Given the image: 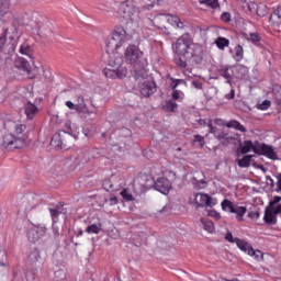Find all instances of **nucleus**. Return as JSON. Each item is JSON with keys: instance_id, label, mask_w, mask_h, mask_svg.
I'll return each instance as SVG.
<instances>
[{"instance_id": "obj_1", "label": "nucleus", "mask_w": 281, "mask_h": 281, "mask_svg": "<svg viewBox=\"0 0 281 281\" xmlns=\"http://www.w3.org/2000/svg\"><path fill=\"white\" fill-rule=\"evenodd\" d=\"M175 64L182 69L188 63L201 65L203 63V46L193 42L190 33L182 34L173 44Z\"/></svg>"}, {"instance_id": "obj_2", "label": "nucleus", "mask_w": 281, "mask_h": 281, "mask_svg": "<svg viewBox=\"0 0 281 281\" xmlns=\"http://www.w3.org/2000/svg\"><path fill=\"white\" fill-rule=\"evenodd\" d=\"M142 56H144V53L135 45L127 46L124 53L125 63L127 65H134L133 69L136 80H139V78L144 80L147 76L146 64L142 61Z\"/></svg>"}, {"instance_id": "obj_3", "label": "nucleus", "mask_w": 281, "mask_h": 281, "mask_svg": "<svg viewBox=\"0 0 281 281\" xmlns=\"http://www.w3.org/2000/svg\"><path fill=\"white\" fill-rule=\"evenodd\" d=\"M27 126L25 124H16L14 127L15 135H23ZM14 134H5L2 138V146L7 150H16L18 148H23L25 146V138L23 136H15Z\"/></svg>"}, {"instance_id": "obj_4", "label": "nucleus", "mask_w": 281, "mask_h": 281, "mask_svg": "<svg viewBox=\"0 0 281 281\" xmlns=\"http://www.w3.org/2000/svg\"><path fill=\"white\" fill-rule=\"evenodd\" d=\"M128 41V33L124 26H115L111 35L105 41L106 53L116 52Z\"/></svg>"}, {"instance_id": "obj_5", "label": "nucleus", "mask_w": 281, "mask_h": 281, "mask_svg": "<svg viewBox=\"0 0 281 281\" xmlns=\"http://www.w3.org/2000/svg\"><path fill=\"white\" fill-rule=\"evenodd\" d=\"M117 15L125 21H137L139 19V8L133 1H125L119 7Z\"/></svg>"}, {"instance_id": "obj_6", "label": "nucleus", "mask_w": 281, "mask_h": 281, "mask_svg": "<svg viewBox=\"0 0 281 281\" xmlns=\"http://www.w3.org/2000/svg\"><path fill=\"white\" fill-rule=\"evenodd\" d=\"M15 50L16 40H14V37H9V41L5 36L0 37V60L8 63V60L14 56Z\"/></svg>"}, {"instance_id": "obj_7", "label": "nucleus", "mask_w": 281, "mask_h": 281, "mask_svg": "<svg viewBox=\"0 0 281 281\" xmlns=\"http://www.w3.org/2000/svg\"><path fill=\"white\" fill-rule=\"evenodd\" d=\"M215 139L220 140L221 146H239L240 134L238 133H231L229 131H220L215 133Z\"/></svg>"}, {"instance_id": "obj_8", "label": "nucleus", "mask_w": 281, "mask_h": 281, "mask_svg": "<svg viewBox=\"0 0 281 281\" xmlns=\"http://www.w3.org/2000/svg\"><path fill=\"white\" fill-rule=\"evenodd\" d=\"M222 210L224 212H229L231 214L236 215V220L239 223H243L245 221V214H247V206H240L227 199H225L222 203Z\"/></svg>"}, {"instance_id": "obj_9", "label": "nucleus", "mask_w": 281, "mask_h": 281, "mask_svg": "<svg viewBox=\"0 0 281 281\" xmlns=\"http://www.w3.org/2000/svg\"><path fill=\"white\" fill-rule=\"evenodd\" d=\"M147 181H149L151 184H145L143 190H150V188H155L158 192L161 194H169L170 190H172V182L168 180L167 178H158L157 181L153 178H148Z\"/></svg>"}, {"instance_id": "obj_10", "label": "nucleus", "mask_w": 281, "mask_h": 281, "mask_svg": "<svg viewBox=\"0 0 281 281\" xmlns=\"http://www.w3.org/2000/svg\"><path fill=\"white\" fill-rule=\"evenodd\" d=\"M194 201L196 210L199 207H214V205H218V200L207 193H195Z\"/></svg>"}, {"instance_id": "obj_11", "label": "nucleus", "mask_w": 281, "mask_h": 281, "mask_svg": "<svg viewBox=\"0 0 281 281\" xmlns=\"http://www.w3.org/2000/svg\"><path fill=\"white\" fill-rule=\"evenodd\" d=\"M278 214H281V204H278L276 209L266 206L263 221L267 225H278Z\"/></svg>"}, {"instance_id": "obj_12", "label": "nucleus", "mask_w": 281, "mask_h": 281, "mask_svg": "<svg viewBox=\"0 0 281 281\" xmlns=\"http://www.w3.org/2000/svg\"><path fill=\"white\" fill-rule=\"evenodd\" d=\"M103 75L105 78H110L111 80H116L119 78L120 80L126 78L128 76V69L127 68H104Z\"/></svg>"}, {"instance_id": "obj_13", "label": "nucleus", "mask_w": 281, "mask_h": 281, "mask_svg": "<svg viewBox=\"0 0 281 281\" xmlns=\"http://www.w3.org/2000/svg\"><path fill=\"white\" fill-rule=\"evenodd\" d=\"M165 21L172 25L173 27H178L179 30H184L186 34H189L190 32V24L188 22H182L181 19L177 15H165Z\"/></svg>"}, {"instance_id": "obj_14", "label": "nucleus", "mask_w": 281, "mask_h": 281, "mask_svg": "<svg viewBox=\"0 0 281 281\" xmlns=\"http://www.w3.org/2000/svg\"><path fill=\"white\" fill-rule=\"evenodd\" d=\"M256 155H263L265 157H268V159H272L273 161L278 160V154L273 149V147L266 145V144H259L258 148H255Z\"/></svg>"}, {"instance_id": "obj_15", "label": "nucleus", "mask_w": 281, "mask_h": 281, "mask_svg": "<svg viewBox=\"0 0 281 281\" xmlns=\"http://www.w3.org/2000/svg\"><path fill=\"white\" fill-rule=\"evenodd\" d=\"M238 149L237 153H241V155H247V153H251V150L255 153L256 155V148L260 147V143L258 142H251V140H240V144L238 145Z\"/></svg>"}, {"instance_id": "obj_16", "label": "nucleus", "mask_w": 281, "mask_h": 281, "mask_svg": "<svg viewBox=\"0 0 281 281\" xmlns=\"http://www.w3.org/2000/svg\"><path fill=\"white\" fill-rule=\"evenodd\" d=\"M139 91L144 98H150L157 91V83L155 81H144L139 85Z\"/></svg>"}, {"instance_id": "obj_17", "label": "nucleus", "mask_w": 281, "mask_h": 281, "mask_svg": "<svg viewBox=\"0 0 281 281\" xmlns=\"http://www.w3.org/2000/svg\"><path fill=\"white\" fill-rule=\"evenodd\" d=\"M75 105L77 106V113H80L81 115H91V112L87 106V100H85L82 94L76 95Z\"/></svg>"}, {"instance_id": "obj_18", "label": "nucleus", "mask_w": 281, "mask_h": 281, "mask_svg": "<svg viewBox=\"0 0 281 281\" xmlns=\"http://www.w3.org/2000/svg\"><path fill=\"white\" fill-rule=\"evenodd\" d=\"M110 58H109V67H112V69H126L124 66V58H122L121 55L114 54L113 52H110Z\"/></svg>"}, {"instance_id": "obj_19", "label": "nucleus", "mask_w": 281, "mask_h": 281, "mask_svg": "<svg viewBox=\"0 0 281 281\" xmlns=\"http://www.w3.org/2000/svg\"><path fill=\"white\" fill-rule=\"evenodd\" d=\"M238 8L245 14H254L256 12V3L251 2V0H239Z\"/></svg>"}, {"instance_id": "obj_20", "label": "nucleus", "mask_w": 281, "mask_h": 281, "mask_svg": "<svg viewBox=\"0 0 281 281\" xmlns=\"http://www.w3.org/2000/svg\"><path fill=\"white\" fill-rule=\"evenodd\" d=\"M193 186H195L198 190H204V188H206L207 182H205V173H203V171H195L193 173Z\"/></svg>"}, {"instance_id": "obj_21", "label": "nucleus", "mask_w": 281, "mask_h": 281, "mask_svg": "<svg viewBox=\"0 0 281 281\" xmlns=\"http://www.w3.org/2000/svg\"><path fill=\"white\" fill-rule=\"evenodd\" d=\"M15 67H16V69H21V71H24L25 74H30V71H32V67L30 66V61H27L23 57H18L15 59Z\"/></svg>"}, {"instance_id": "obj_22", "label": "nucleus", "mask_w": 281, "mask_h": 281, "mask_svg": "<svg viewBox=\"0 0 281 281\" xmlns=\"http://www.w3.org/2000/svg\"><path fill=\"white\" fill-rule=\"evenodd\" d=\"M223 126H226V128H234V131H239V133H247V127L240 124L237 120L227 121Z\"/></svg>"}, {"instance_id": "obj_23", "label": "nucleus", "mask_w": 281, "mask_h": 281, "mask_svg": "<svg viewBox=\"0 0 281 281\" xmlns=\"http://www.w3.org/2000/svg\"><path fill=\"white\" fill-rule=\"evenodd\" d=\"M179 85H186V80L183 79H173L172 82H171V89H172V98L173 100H179L181 98V91L180 90H177V87Z\"/></svg>"}, {"instance_id": "obj_24", "label": "nucleus", "mask_w": 281, "mask_h": 281, "mask_svg": "<svg viewBox=\"0 0 281 281\" xmlns=\"http://www.w3.org/2000/svg\"><path fill=\"white\" fill-rule=\"evenodd\" d=\"M24 113H25L27 120H34L36 113H38V108L35 104H33L32 102H29L24 106Z\"/></svg>"}, {"instance_id": "obj_25", "label": "nucleus", "mask_w": 281, "mask_h": 281, "mask_svg": "<svg viewBox=\"0 0 281 281\" xmlns=\"http://www.w3.org/2000/svg\"><path fill=\"white\" fill-rule=\"evenodd\" d=\"M236 245L238 247V249H240L241 251H245V254H251V249H254V247H251V245H249V243L241 240L239 238H236Z\"/></svg>"}, {"instance_id": "obj_26", "label": "nucleus", "mask_w": 281, "mask_h": 281, "mask_svg": "<svg viewBox=\"0 0 281 281\" xmlns=\"http://www.w3.org/2000/svg\"><path fill=\"white\" fill-rule=\"evenodd\" d=\"M272 95H273L274 104H277V106H281V87L280 86H273Z\"/></svg>"}, {"instance_id": "obj_27", "label": "nucleus", "mask_w": 281, "mask_h": 281, "mask_svg": "<svg viewBox=\"0 0 281 281\" xmlns=\"http://www.w3.org/2000/svg\"><path fill=\"white\" fill-rule=\"evenodd\" d=\"M177 102L172 99L166 101V103L162 105V109L167 112V113H175V111H177Z\"/></svg>"}, {"instance_id": "obj_28", "label": "nucleus", "mask_w": 281, "mask_h": 281, "mask_svg": "<svg viewBox=\"0 0 281 281\" xmlns=\"http://www.w3.org/2000/svg\"><path fill=\"white\" fill-rule=\"evenodd\" d=\"M233 58L236 60V63H240V60L245 58V49H243L241 45H237L235 47V54L233 55Z\"/></svg>"}, {"instance_id": "obj_29", "label": "nucleus", "mask_w": 281, "mask_h": 281, "mask_svg": "<svg viewBox=\"0 0 281 281\" xmlns=\"http://www.w3.org/2000/svg\"><path fill=\"white\" fill-rule=\"evenodd\" d=\"M26 236L30 243H38V240H41V237H38V232L35 229V227L30 228Z\"/></svg>"}, {"instance_id": "obj_30", "label": "nucleus", "mask_w": 281, "mask_h": 281, "mask_svg": "<svg viewBox=\"0 0 281 281\" xmlns=\"http://www.w3.org/2000/svg\"><path fill=\"white\" fill-rule=\"evenodd\" d=\"M202 225H203V229H205V232H209V234H214V222L210 221V220H205V218H201L200 220Z\"/></svg>"}, {"instance_id": "obj_31", "label": "nucleus", "mask_w": 281, "mask_h": 281, "mask_svg": "<svg viewBox=\"0 0 281 281\" xmlns=\"http://www.w3.org/2000/svg\"><path fill=\"white\" fill-rule=\"evenodd\" d=\"M10 12V0H0V16H5Z\"/></svg>"}, {"instance_id": "obj_32", "label": "nucleus", "mask_w": 281, "mask_h": 281, "mask_svg": "<svg viewBox=\"0 0 281 281\" xmlns=\"http://www.w3.org/2000/svg\"><path fill=\"white\" fill-rule=\"evenodd\" d=\"M251 155H246L241 159L237 160L239 168H249L251 166Z\"/></svg>"}, {"instance_id": "obj_33", "label": "nucleus", "mask_w": 281, "mask_h": 281, "mask_svg": "<svg viewBox=\"0 0 281 281\" xmlns=\"http://www.w3.org/2000/svg\"><path fill=\"white\" fill-rule=\"evenodd\" d=\"M101 232H102V224L100 223L89 225L86 228L87 234H100Z\"/></svg>"}, {"instance_id": "obj_34", "label": "nucleus", "mask_w": 281, "mask_h": 281, "mask_svg": "<svg viewBox=\"0 0 281 281\" xmlns=\"http://www.w3.org/2000/svg\"><path fill=\"white\" fill-rule=\"evenodd\" d=\"M20 54H22L23 56H29V58H32V46H30V44L27 43H23L20 46Z\"/></svg>"}, {"instance_id": "obj_35", "label": "nucleus", "mask_w": 281, "mask_h": 281, "mask_svg": "<svg viewBox=\"0 0 281 281\" xmlns=\"http://www.w3.org/2000/svg\"><path fill=\"white\" fill-rule=\"evenodd\" d=\"M218 72H220V76H222L223 78H225V80H228V82H231L232 72H229L228 66H222L218 70Z\"/></svg>"}, {"instance_id": "obj_36", "label": "nucleus", "mask_w": 281, "mask_h": 281, "mask_svg": "<svg viewBox=\"0 0 281 281\" xmlns=\"http://www.w3.org/2000/svg\"><path fill=\"white\" fill-rule=\"evenodd\" d=\"M29 263L34 266L36 265V262H38V260H41V252H38L37 250H33L30 256H29Z\"/></svg>"}, {"instance_id": "obj_37", "label": "nucleus", "mask_w": 281, "mask_h": 281, "mask_svg": "<svg viewBox=\"0 0 281 281\" xmlns=\"http://www.w3.org/2000/svg\"><path fill=\"white\" fill-rule=\"evenodd\" d=\"M215 44L216 46L220 48V49H225V47H229V40L225 38V37H218L216 41H215Z\"/></svg>"}, {"instance_id": "obj_38", "label": "nucleus", "mask_w": 281, "mask_h": 281, "mask_svg": "<svg viewBox=\"0 0 281 281\" xmlns=\"http://www.w3.org/2000/svg\"><path fill=\"white\" fill-rule=\"evenodd\" d=\"M64 135H66L67 137H71V134H67V132H65V131H59V133L55 134L54 137L52 138V144H54L56 142V139H59V143L57 144V146H60V144H63Z\"/></svg>"}, {"instance_id": "obj_39", "label": "nucleus", "mask_w": 281, "mask_h": 281, "mask_svg": "<svg viewBox=\"0 0 281 281\" xmlns=\"http://www.w3.org/2000/svg\"><path fill=\"white\" fill-rule=\"evenodd\" d=\"M103 188L106 192H115L117 190L111 180H104Z\"/></svg>"}, {"instance_id": "obj_40", "label": "nucleus", "mask_w": 281, "mask_h": 281, "mask_svg": "<svg viewBox=\"0 0 281 281\" xmlns=\"http://www.w3.org/2000/svg\"><path fill=\"white\" fill-rule=\"evenodd\" d=\"M200 3L209 5V8L216 9L220 7L218 0H200Z\"/></svg>"}, {"instance_id": "obj_41", "label": "nucleus", "mask_w": 281, "mask_h": 281, "mask_svg": "<svg viewBox=\"0 0 281 281\" xmlns=\"http://www.w3.org/2000/svg\"><path fill=\"white\" fill-rule=\"evenodd\" d=\"M193 144H199L200 148H203L205 146V137L196 134L193 136Z\"/></svg>"}, {"instance_id": "obj_42", "label": "nucleus", "mask_w": 281, "mask_h": 281, "mask_svg": "<svg viewBox=\"0 0 281 281\" xmlns=\"http://www.w3.org/2000/svg\"><path fill=\"white\" fill-rule=\"evenodd\" d=\"M121 196L124 201H135V198L132 193L128 192V189H124L121 191Z\"/></svg>"}, {"instance_id": "obj_43", "label": "nucleus", "mask_w": 281, "mask_h": 281, "mask_svg": "<svg viewBox=\"0 0 281 281\" xmlns=\"http://www.w3.org/2000/svg\"><path fill=\"white\" fill-rule=\"evenodd\" d=\"M248 256H252L255 258V260H257L258 262H260V260H262V251L260 250H254V248L250 250V254H248Z\"/></svg>"}, {"instance_id": "obj_44", "label": "nucleus", "mask_w": 281, "mask_h": 281, "mask_svg": "<svg viewBox=\"0 0 281 281\" xmlns=\"http://www.w3.org/2000/svg\"><path fill=\"white\" fill-rule=\"evenodd\" d=\"M248 41L256 44V43H260L262 41V37H260V34H258V33H250Z\"/></svg>"}, {"instance_id": "obj_45", "label": "nucleus", "mask_w": 281, "mask_h": 281, "mask_svg": "<svg viewBox=\"0 0 281 281\" xmlns=\"http://www.w3.org/2000/svg\"><path fill=\"white\" fill-rule=\"evenodd\" d=\"M36 232H37V236L40 238H43V236H45L47 234V227L43 226V225H37L35 227Z\"/></svg>"}, {"instance_id": "obj_46", "label": "nucleus", "mask_w": 281, "mask_h": 281, "mask_svg": "<svg viewBox=\"0 0 281 281\" xmlns=\"http://www.w3.org/2000/svg\"><path fill=\"white\" fill-rule=\"evenodd\" d=\"M34 23L37 25V34L38 36H46L47 34L45 33V26L41 25V21L35 20Z\"/></svg>"}, {"instance_id": "obj_47", "label": "nucleus", "mask_w": 281, "mask_h": 281, "mask_svg": "<svg viewBox=\"0 0 281 281\" xmlns=\"http://www.w3.org/2000/svg\"><path fill=\"white\" fill-rule=\"evenodd\" d=\"M281 201V196L280 195H276L270 202L268 207L270 209H276L278 206V203H280Z\"/></svg>"}, {"instance_id": "obj_48", "label": "nucleus", "mask_w": 281, "mask_h": 281, "mask_svg": "<svg viewBox=\"0 0 281 281\" xmlns=\"http://www.w3.org/2000/svg\"><path fill=\"white\" fill-rule=\"evenodd\" d=\"M269 106H271V101L265 100L261 104L257 105V109H259V111H267Z\"/></svg>"}, {"instance_id": "obj_49", "label": "nucleus", "mask_w": 281, "mask_h": 281, "mask_svg": "<svg viewBox=\"0 0 281 281\" xmlns=\"http://www.w3.org/2000/svg\"><path fill=\"white\" fill-rule=\"evenodd\" d=\"M49 212H50L53 223H57L58 222V216H60V213L55 211L54 209H49Z\"/></svg>"}, {"instance_id": "obj_50", "label": "nucleus", "mask_w": 281, "mask_h": 281, "mask_svg": "<svg viewBox=\"0 0 281 281\" xmlns=\"http://www.w3.org/2000/svg\"><path fill=\"white\" fill-rule=\"evenodd\" d=\"M53 236L54 238H58L60 236V228H58V226H56V224H53Z\"/></svg>"}, {"instance_id": "obj_51", "label": "nucleus", "mask_w": 281, "mask_h": 281, "mask_svg": "<svg viewBox=\"0 0 281 281\" xmlns=\"http://www.w3.org/2000/svg\"><path fill=\"white\" fill-rule=\"evenodd\" d=\"M225 240H227L228 243H236V238H234V235L232 234V232L226 233Z\"/></svg>"}, {"instance_id": "obj_52", "label": "nucleus", "mask_w": 281, "mask_h": 281, "mask_svg": "<svg viewBox=\"0 0 281 281\" xmlns=\"http://www.w3.org/2000/svg\"><path fill=\"white\" fill-rule=\"evenodd\" d=\"M66 106L70 110V111H76L78 112V108L76 106V103L71 102V101H66Z\"/></svg>"}, {"instance_id": "obj_53", "label": "nucleus", "mask_w": 281, "mask_h": 281, "mask_svg": "<svg viewBox=\"0 0 281 281\" xmlns=\"http://www.w3.org/2000/svg\"><path fill=\"white\" fill-rule=\"evenodd\" d=\"M192 87H194V89H203V82H201L200 80H193L192 81Z\"/></svg>"}, {"instance_id": "obj_54", "label": "nucleus", "mask_w": 281, "mask_h": 281, "mask_svg": "<svg viewBox=\"0 0 281 281\" xmlns=\"http://www.w3.org/2000/svg\"><path fill=\"white\" fill-rule=\"evenodd\" d=\"M147 1H149V3L143 7L145 10H150V8H153V5H155V3H157L160 0H147Z\"/></svg>"}, {"instance_id": "obj_55", "label": "nucleus", "mask_w": 281, "mask_h": 281, "mask_svg": "<svg viewBox=\"0 0 281 281\" xmlns=\"http://www.w3.org/2000/svg\"><path fill=\"white\" fill-rule=\"evenodd\" d=\"M43 76L45 78L46 81L52 80V71L49 70H43Z\"/></svg>"}, {"instance_id": "obj_56", "label": "nucleus", "mask_w": 281, "mask_h": 281, "mask_svg": "<svg viewBox=\"0 0 281 281\" xmlns=\"http://www.w3.org/2000/svg\"><path fill=\"white\" fill-rule=\"evenodd\" d=\"M231 19H232V15L229 13L222 14V21H224L225 23H229Z\"/></svg>"}, {"instance_id": "obj_57", "label": "nucleus", "mask_w": 281, "mask_h": 281, "mask_svg": "<svg viewBox=\"0 0 281 281\" xmlns=\"http://www.w3.org/2000/svg\"><path fill=\"white\" fill-rule=\"evenodd\" d=\"M248 218H260V213L259 212H249Z\"/></svg>"}, {"instance_id": "obj_58", "label": "nucleus", "mask_w": 281, "mask_h": 281, "mask_svg": "<svg viewBox=\"0 0 281 281\" xmlns=\"http://www.w3.org/2000/svg\"><path fill=\"white\" fill-rule=\"evenodd\" d=\"M110 205H117V198L116 196H111L109 199Z\"/></svg>"}, {"instance_id": "obj_59", "label": "nucleus", "mask_w": 281, "mask_h": 281, "mask_svg": "<svg viewBox=\"0 0 281 281\" xmlns=\"http://www.w3.org/2000/svg\"><path fill=\"white\" fill-rule=\"evenodd\" d=\"M206 126L210 128V133H214V125L212 124V120L206 122Z\"/></svg>"}, {"instance_id": "obj_60", "label": "nucleus", "mask_w": 281, "mask_h": 281, "mask_svg": "<svg viewBox=\"0 0 281 281\" xmlns=\"http://www.w3.org/2000/svg\"><path fill=\"white\" fill-rule=\"evenodd\" d=\"M54 210L57 211L59 214H63V212H65L63 204L57 205Z\"/></svg>"}, {"instance_id": "obj_61", "label": "nucleus", "mask_w": 281, "mask_h": 281, "mask_svg": "<svg viewBox=\"0 0 281 281\" xmlns=\"http://www.w3.org/2000/svg\"><path fill=\"white\" fill-rule=\"evenodd\" d=\"M277 188H278V191L281 192V175L278 176Z\"/></svg>"}, {"instance_id": "obj_62", "label": "nucleus", "mask_w": 281, "mask_h": 281, "mask_svg": "<svg viewBox=\"0 0 281 281\" xmlns=\"http://www.w3.org/2000/svg\"><path fill=\"white\" fill-rule=\"evenodd\" d=\"M266 181H269L268 183L270 184V186H274V182H273V178H271L270 176H267L266 177Z\"/></svg>"}, {"instance_id": "obj_63", "label": "nucleus", "mask_w": 281, "mask_h": 281, "mask_svg": "<svg viewBox=\"0 0 281 281\" xmlns=\"http://www.w3.org/2000/svg\"><path fill=\"white\" fill-rule=\"evenodd\" d=\"M199 124H200V126H207V122L203 119L199 120Z\"/></svg>"}, {"instance_id": "obj_64", "label": "nucleus", "mask_w": 281, "mask_h": 281, "mask_svg": "<svg viewBox=\"0 0 281 281\" xmlns=\"http://www.w3.org/2000/svg\"><path fill=\"white\" fill-rule=\"evenodd\" d=\"M218 213H216V211H211V212H209V216H212V217H214V216H216Z\"/></svg>"}]
</instances>
